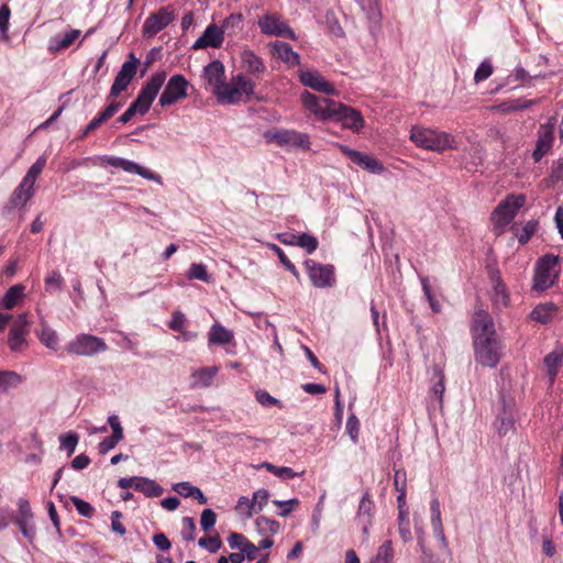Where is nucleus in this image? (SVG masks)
<instances>
[{
    "instance_id": "42",
    "label": "nucleus",
    "mask_w": 563,
    "mask_h": 563,
    "mask_svg": "<svg viewBox=\"0 0 563 563\" xmlns=\"http://www.w3.org/2000/svg\"><path fill=\"white\" fill-rule=\"evenodd\" d=\"M38 339L49 350L57 351L59 347V339L57 332L49 328L47 324L42 325Z\"/></svg>"
},
{
    "instance_id": "1",
    "label": "nucleus",
    "mask_w": 563,
    "mask_h": 563,
    "mask_svg": "<svg viewBox=\"0 0 563 563\" xmlns=\"http://www.w3.org/2000/svg\"><path fill=\"white\" fill-rule=\"evenodd\" d=\"M475 361L483 366L495 367L503 355V346L497 336L490 314L485 310L475 312L472 324Z\"/></svg>"
},
{
    "instance_id": "46",
    "label": "nucleus",
    "mask_w": 563,
    "mask_h": 563,
    "mask_svg": "<svg viewBox=\"0 0 563 563\" xmlns=\"http://www.w3.org/2000/svg\"><path fill=\"white\" fill-rule=\"evenodd\" d=\"M398 525H399V534L401 540L407 543L411 540L410 532V521L408 517V510H401V514H398Z\"/></svg>"
},
{
    "instance_id": "10",
    "label": "nucleus",
    "mask_w": 563,
    "mask_h": 563,
    "mask_svg": "<svg viewBox=\"0 0 563 563\" xmlns=\"http://www.w3.org/2000/svg\"><path fill=\"white\" fill-rule=\"evenodd\" d=\"M330 121L340 123L342 129H347L355 133L360 132L365 123L364 118L358 110L341 102H339L336 109L332 111Z\"/></svg>"
},
{
    "instance_id": "16",
    "label": "nucleus",
    "mask_w": 563,
    "mask_h": 563,
    "mask_svg": "<svg viewBox=\"0 0 563 563\" xmlns=\"http://www.w3.org/2000/svg\"><path fill=\"white\" fill-rule=\"evenodd\" d=\"M309 277L316 287L324 288L334 285V269L331 265H322L313 261H306Z\"/></svg>"
},
{
    "instance_id": "56",
    "label": "nucleus",
    "mask_w": 563,
    "mask_h": 563,
    "mask_svg": "<svg viewBox=\"0 0 563 563\" xmlns=\"http://www.w3.org/2000/svg\"><path fill=\"white\" fill-rule=\"evenodd\" d=\"M71 501H73L76 510L78 511V514L81 515L82 517L91 518L93 516L95 509L89 503L80 499L79 497H75V496L71 497Z\"/></svg>"
},
{
    "instance_id": "47",
    "label": "nucleus",
    "mask_w": 563,
    "mask_h": 563,
    "mask_svg": "<svg viewBox=\"0 0 563 563\" xmlns=\"http://www.w3.org/2000/svg\"><path fill=\"white\" fill-rule=\"evenodd\" d=\"M78 441L79 437L75 432H68L59 437L60 449L65 450L68 456L75 452Z\"/></svg>"
},
{
    "instance_id": "31",
    "label": "nucleus",
    "mask_w": 563,
    "mask_h": 563,
    "mask_svg": "<svg viewBox=\"0 0 563 563\" xmlns=\"http://www.w3.org/2000/svg\"><path fill=\"white\" fill-rule=\"evenodd\" d=\"M274 53L280 58L283 62L287 63L290 66L298 65L300 63L299 55L292 49V47L285 42L276 41L272 44Z\"/></svg>"
},
{
    "instance_id": "53",
    "label": "nucleus",
    "mask_w": 563,
    "mask_h": 563,
    "mask_svg": "<svg viewBox=\"0 0 563 563\" xmlns=\"http://www.w3.org/2000/svg\"><path fill=\"white\" fill-rule=\"evenodd\" d=\"M434 376L437 378V382L433 384L431 391L437 397L439 402H442L443 393L445 390L444 374L440 368H435Z\"/></svg>"
},
{
    "instance_id": "36",
    "label": "nucleus",
    "mask_w": 563,
    "mask_h": 563,
    "mask_svg": "<svg viewBox=\"0 0 563 563\" xmlns=\"http://www.w3.org/2000/svg\"><path fill=\"white\" fill-rule=\"evenodd\" d=\"M135 490L143 493L146 497H159L164 493L162 486L147 477H137Z\"/></svg>"
},
{
    "instance_id": "21",
    "label": "nucleus",
    "mask_w": 563,
    "mask_h": 563,
    "mask_svg": "<svg viewBox=\"0 0 563 563\" xmlns=\"http://www.w3.org/2000/svg\"><path fill=\"white\" fill-rule=\"evenodd\" d=\"M202 77L213 87V93L217 95L225 82L224 65L220 60H212L203 68Z\"/></svg>"
},
{
    "instance_id": "55",
    "label": "nucleus",
    "mask_w": 563,
    "mask_h": 563,
    "mask_svg": "<svg viewBox=\"0 0 563 563\" xmlns=\"http://www.w3.org/2000/svg\"><path fill=\"white\" fill-rule=\"evenodd\" d=\"M493 70L494 68L489 60L482 62L475 71L474 81L478 84L481 81L486 80L492 76Z\"/></svg>"
},
{
    "instance_id": "62",
    "label": "nucleus",
    "mask_w": 563,
    "mask_h": 563,
    "mask_svg": "<svg viewBox=\"0 0 563 563\" xmlns=\"http://www.w3.org/2000/svg\"><path fill=\"white\" fill-rule=\"evenodd\" d=\"M198 544L210 553H214L221 548V540L217 537H203L199 539Z\"/></svg>"
},
{
    "instance_id": "51",
    "label": "nucleus",
    "mask_w": 563,
    "mask_h": 563,
    "mask_svg": "<svg viewBox=\"0 0 563 563\" xmlns=\"http://www.w3.org/2000/svg\"><path fill=\"white\" fill-rule=\"evenodd\" d=\"M240 515L251 517L254 511H257L255 503L247 497H240L235 507Z\"/></svg>"
},
{
    "instance_id": "60",
    "label": "nucleus",
    "mask_w": 563,
    "mask_h": 563,
    "mask_svg": "<svg viewBox=\"0 0 563 563\" xmlns=\"http://www.w3.org/2000/svg\"><path fill=\"white\" fill-rule=\"evenodd\" d=\"M63 284V277L57 272H52L46 278H45V289L46 291L54 292L60 289Z\"/></svg>"
},
{
    "instance_id": "39",
    "label": "nucleus",
    "mask_w": 563,
    "mask_h": 563,
    "mask_svg": "<svg viewBox=\"0 0 563 563\" xmlns=\"http://www.w3.org/2000/svg\"><path fill=\"white\" fill-rule=\"evenodd\" d=\"M563 353L560 350H554L544 357V366L547 368L550 380L553 382L558 374V369L562 363Z\"/></svg>"
},
{
    "instance_id": "52",
    "label": "nucleus",
    "mask_w": 563,
    "mask_h": 563,
    "mask_svg": "<svg viewBox=\"0 0 563 563\" xmlns=\"http://www.w3.org/2000/svg\"><path fill=\"white\" fill-rule=\"evenodd\" d=\"M187 276L189 279H198L206 283L210 282V276L207 273L206 266L202 264H192Z\"/></svg>"
},
{
    "instance_id": "14",
    "label": "nucleus",
    "mask_w": 563,
    "mask_h": 563,
    "mask_svg": "<svg viewBox=\"0 0 563 563\" xmlns=\"http://www.w3.org/2000/svg\"><path fill=\"white\" fill-rule=\"evenodd\" d=\"M338 148L344 154L352 163L361 168L368 170L373 174H380L384 170L383 164L375 157L363 154L358 151L352 150L346 145L336 144Z\"/></svg>"
},
{
    "instance_id": "18",
    "label": "nucleus",
    "mask_w": 563,
    "mask_h": 563,
    "mask_svg": "<svg viewBox=\"0 0 563 563\" xmlns=\"http://www.w3.org/2000/svg\"><path fill=\"white\" fill-rule=\"evenodd\" d=\"M224 41V30L214 23L209 24L202 35L194 43V49H202L207 47L219 48Z\"/></svg>"
},
{
    "instance_id": "32",
    "label": "nucleus",
    "mask_w": 563,
    "mask_h": 563,
    "mask_svg": "<svg viewBox=\"0 0 563 563\" xmlns=\"http://www.w3.org/2000/svg\"><path fill=\"white\" fill-rule=\"evenodd\" d=\"M25 287L22 284L11 286L0 299V306L4 309H13L25 296Z\"/></svg>"
},
{
    "instance_id": "30",
    "label": "nucleus",
    "mask_w": 563,
    "mask_h": 563,
    "mask_svg": "<svg viewBox=\"0 0 563 563\" xmlns=\"http://www.w3.org/2000/svg\"><path fill=\"white\" fill-rule=\"evenodd\" d=\"M216 96L218 102L221 104H235L242 101L241 95L233 78L230 82H224Z\"/></svg>"
},
{
    "instance_id": "6",
    "label": "nucleus",
    "mask_w": 563,
    "mask_h": 563,
    "mask_svg": "<svg viewBox=\"0 0 563 563\" xmlns=\"http://www.w3.org/2000/svg\"><path fill=\"white\" fill-rule=\"evenodd\" d=\"M268 143H276L278 146L290 145L305 151L310 150V137L307 133L296 130H268L264 133Z\"/></svg>"
},
{
    "instance_id": "3",
    "label": "nucleus",
    "mask_w": 563,
    "mask_h": 563,
    "mask_svg": "<svg viewBox=\"0 0 563 563\" xmlns=\"http://www.w3.org/2000/svg\"><path fill=\"white\" fill-rule=\"evenodd\" d=\"M526 203L522 194H509L503 199L490 214V222L496 235H499L512 222L520 208Z\"/></svg>"
},
{
    "instance_id": "9",
    "label": "nucleus",
    "mask_w": 563,
    "mask_h": 563,
    "mask_svg": "<svg viewBox=\"0 0 563 563\" xmlns=\"http://www.w3.org/2000/svg\"><path fill=\"white\" fill-rule=\"evenodd\" d=\"M107 345L102 339L90 334L77 335L66 345V351L70 354L90 356L106 351Z\"/></svg>"
},
{
    "instance_id": "57",
    "label": "nucleus",
    "mask_w": 563,
    "mask_h": 563,
    "mask_svg": "<svg viewBox=\"0 0 563 563\" xmlns=\"http://www.w3.org/2000/svg\"><path fill=\"white\" fill-rule=\"evenodd\" d=\"M346 432L349 433L352 442L356 444L358 442L360 421L355 415L349 416L346 420Z\"/></svg>"
},
{
    "instance_id": "59",
    "label": "nucleus",
    "mask_w": 563,
    "mask_h": 563,
    "mask_svg": "<svg viewBox=\"0 0 563 563\" xmlns=\"http://www.w3.org/2000/svg\"><path fill=\"white\" fill-rule=\"evenodd\" d=\"M19 514L16 516L15 522L20 521H32L33 514L30 507V504L26 499H20L18 503Z\"/></svg>"
},
{
    "instance_id": "5",
    "label": "nucleus",
    "mask_w": 563,
    "mask_h": 563,
    "mask_svg": "<svg viewBox=\"0 0 563 563\" xmlns=\"http://www.w3.org/2000/svg\"><path fill=\"white\" fill-rule=\"evenodd\" d=\"M165 79V71L155 73L141 88L136 99L132 102V104L139 110L140 114H145L148 112Z\"/></svg>"
},
{
    "instance_id": "49",
    "label": "nucleus",
    "mask_w": 563,
    "mask_h": 563,
    "mask_svg": "<svg viewBox=\"0 0 563 563\" xmlns=\"http://www.w3.org/2000/svg\"><path fill=\"white\" fill-rule=\"evenodd\" d=\"M242 22L243 15L241 13H232L224 19L220 29L224 30V33L229 32V34H232L242 27Z\"/></svg>"
},
{
    "instance_id": "20",
    "label": "nucleus",
    "mask_w": 563,
    "mask_h": 563,
    "mask_svg": "<svg viewBox=\"0 0 563 563\" xmlns=\"http://www.w3.org/2000/svg\"><path fill=\"white\" fill-rule=\"evenodd\" d=\"M122 107V102L118 100H111L109 104L100 111L86 126L79 136L80 140L85 139L91 132L96 131L99 126L106 123L109 119H111Z\"/></svg>"
},
{
    "instance_id": "34",
    "label": "nucleus",
    "mask_w": 563,
    "mask_h": 563,
    "mask_svg": "<svg viewBox=\"0 0 563 563\" xmlns=\"http://www.w3.org/2000/svg\"><path fill=\"white\" fill-rule=\"evenodd\" d=\"M494 287L492 292V301L493 305L497 309L505 308L509 305V294L506 285L501 282L499 277H494Z\"/></svg>"
},
{
    "instance_id": "12",
    "label": "nucleus",
    "mask_w": 563,
    "mask_h": 563,
    "mask_svg": "<svg viewBox=\"0 0 563 563\" xmlns=\"http://www.w3.org/2000/svg\"><path fill=\"white\" fill-rule=\"evenodd\" d=\"M175 19V11L170 5L161 8L158 11L151 13L142 27L143 35L152 37L158 32L167 27Z\"/></svg>"
},
{
    "instance_id": "54",
    "label": "nucleus",
    "mask_w": 563,
    "mask_h": 563,
    "mask_svg": "<svg viewBox=\"0 0 563 563\" xmlns=\"http://www.w3.org/2000/svg\"><path fill=\"white\" fill-rule=\"evenodd\" d=\"M421 285L424 292L426 298L429 301L430 308L433 312H440L441 305L440 302L434 298V296L431 292V287L429 284V279L427 277H421Z\"/></svg>"
},
{
    "instance_id": "25",
    "label": "nucleus",
    "mask_w": 563,
    "mask_h": 563,
    "mask_svg": "<svg viewBox=\"0 0 563 563\" xmlns=\"http://www.w3.org/2000/svg\"><path fill=\"white\" fill-rule=\"evenodd\" d=\"M106 162L108 165L121 168L128 173L137 174L146 179H153L154 175L151 170L137 165L136 163L122 158V157H107Z\"/></svg>"
},
{
    "instance_id": "2",
    "label": "nucleus",
    "mask_w": 563,
    "mask_h": 563,
    "mask_svg": "<svg viewBox=\"0 0 563 563\" xmlns=\"http://www.w3.org/2000/svg\"><path fill=\"white\" fill-rule=\"evenodd\" d=\"M410 139L419 147L440 153L457 147L455 137L450 133L421 125L411 128Z\"/></svg>"
},
{
    "instance_id": "37",
    "label": "nucleus",
    "mask_w": 563,
    "mask_h": 563,
    "mask_svg": "<svg viewBox=\"0 0 563 563\" xmlns=\"http://www.w3.org/2000/svg\"><path fill=\"white\" fill-rule=\"evenodd\" d=\"M538 230V222L534 220L528 221L525 225H512L511 232L517 238L519 244L523 245L530 241L532 235Z\"/></svg>"
},
{
    "instance_id": "4",
    "label": "nucleus",
    "mask_w": 563,
    "mask_h": 563,
    "mask_svg": "<svg viewBox=\"0 0 563 563\" xmlns=\"http://www.w3.org/2000/svg\"><path fill=\"white\" fill-rule=\"evenodd\" d=\"M560 273L559 256L544 255L538 261L534 275L533 288L544 290L551 287Z\"/></svg>"
},
{
    "instance_id": "61",
    "label": "nucleus",
    "mask_w": 563,
    "mask_h": 563,
    "mask_svg": "<svg viewBox=\"0 0 563 563\" xmlns=\"http://www.w3.org/2000/svg\"><path fill=\"white\" fill-rule=\"evenodd\" d=\"M196 523L191 517H185L183 519L181 536L186 541H192L195 539Z\"/></svg>"
},
{
    "instance_id": "58",
    "label": "nucleus",
    "mask_w": 563,
    "mask_h": 563,
    "mask_svg": "<svg viewBox=\"0 0 563 563\" xmlns=\"http://www.w3.org/2000/svg\"><path fill=\"white\" fill-rule=\"evenodd\" d=\"M11 15V9L8 4L0 7V34L2 37H8L9 20Z\"/></svg>"
},
{
    "instance_id": "48",
    "label": "nucleus",
    "mask_w": 563,
    "mask_h": 563,
    "mask_svg": "<svg viewBox=\"0 0 563 563\" xmlns=\"http://www.w3.org/2000/svg\"><path fill=\"white\" fill-rule=\"evenodd\" d=\"M46 165V158L44 156H41L36 159V162L29 168L25 176L22 178L30 184L34 185L36 181V178L40 176V174L43 172Z\"/></svg>"
},
{
    "instance_id": "43",
    "label": "nucleus",
    "mask_w": 563,
    "mask_h": 563,
    "mask_svg": "<svg viewBox=\"0 0 563 563\" xmlns=\"http://www.w3.org/2000/svg\"><path fill=\"white\" fill-rule=\"evenodd\" d=\"M22 383V376L14 371H0V390L8 391Z\"/></svg>"
},
{
    "instance_id": "13",
    "label": "nucleus",
    "mask_w": 563,
    "mask_h": 563,
    "mask_svg": "<svg viewBox=\"0 0 563 563\" xmlns=\"http://www.w3.org/2000/svg\"><path fill=\"white\" fill-rule=\"evenodd\" d=\"M188 85L185 76L180 74L172 76L159 97V104L162 107L170 106L186 98Z\"/></svg>"
},
{
    "instance_id": "11",
    "label": "nucleus",
    "mask_w": 563,
    "mask_h": 563,
    "mask_svg": "<svg viewBox=\"0 0 563 563\" xmlns=\"http://www.w3.org/2000/svg\"><path fill=\"white\" fill-rule=\"evenodd\" d=\"M555 125L556 119L554 117L550 118L548 122L540 124L537 131L536 148L532 152L534 163H539L551 151L554 143Z\"/></svg>"
},
{
    "instance_id": "27",
    "label": "nucleus",
    "mask_w": 563,
    "mask_h": 563,
    "mask_svg": "<svg viewBox=\"0 0 563 563\" xmlns=\"http://www.w3.org/2000/svg\"><path fill=\"white\" fill-rule=\"evenodd\" d=\"M241 66L251 75H260L266 70L263 59L253 51L245 49L241 54Z\"/></svg>"
},
{
    "instance_id": "22",
    "label": "nucleus",
    "mask_w": 563,
    "mask_h": 563,
    "mask_svg": "<svg viewBox=\"0 0 563 563\" xmlns=\"http://www.w3.org/2000/svg\"><path fill=\"white\" fill-rule=\"evenodd\" d=\"M108 423L112 429V435L104 438L99 443V452L101 454L108 453L110 450L114 449L115 445L123 439V428L120 423L119 417L112 415L108 418Z\"/></svg>"
},
{
    "instance_id": "26",
    "label": "nucleus",
    "mask_w": 563,
    "mask_h": 563,
    "mask_svg": "<svg viewBox=\"0 0 563 563\" xmlns=\"http://www.w3.org/2000/svg\"><path fill=\"white\" fill-rule=\"evenodd\" d=\"M228 543L231 549H238L250 561L254 560L258 552V548L241 533H231L228 538Z\"/></svg>"
},
{
    "instance_id": "45",
    "label": "nucleus",
    "mask_w": 563,
    "mask_h": 563,
    "mask_svg": "<svg viewBox=\"0 0 563 563\" xmlns=\"http://www.w3.org/2000/svg\"><path fill=\"white\" fill-rule=\"evenodd\" d=\"M255 525L261 533L276 534L279 531V523L266 517L256 518Z\"/></svg>"
},
{
    "instance_id": "8",
    "label": "nucleus",
    "mask_w": 563,
    "mask_h": 563,
    "mask_svg": "<svg viewBox=\"0 0 563 563\" xmlns=\"http://www.w3.org/2000/svg\"><path fill=\"white\" fill-rule=\"evenodd\" d=\"M139 64V58L131 53L129 59L122 64L121 69L115 76L108 99L115 100L117 97L129 87L136 75Z\"/></svg>"
},
{
    "instance_id": "38",
    "label": "nucleus",
    "mask_w": 563,
    "mask_h": 563,
    "mask_svg": "<svg viewBox=\"0 0 563 563\" xmlns=\"http://www.w3.org/2000/svg\"><path fill=\"white\" fill-rule=\"evenodd\" d=\"M395 549L391 540L384 541L368 563H394Z\"/></svg>"
},
{
    "instance_id": "24",
    "label": "nucleus",
    "mask_w": 563,
    "mask_h": 563,
    "mask_svg": "<svg viewBox=\"0 0 563 563\" xmlns=\"http://www.w3.org/2000/svg\"><path fill=\"white\" fill-rule=\"evenodd\" d=\"M219 366H205L191 372L192 388H208L219 373Z\"/></svg>"
},
{
    "instance_id": "17",
    "label": "nucleus",
    "mask_w": 563,
    "mask_h": 563,
    "mask_svg": "<svg viewBox=\"0 0 563 563\" xmlns=\"http://www.w3.org/2000/svg\"><path fill=\"white\" fill-rule=\"evenodd\" d=\"M29 332L27 314L18 316L9 332V346L13 352H20L25 346V335Z\"/></svg>"
},
{
    "instance_id": "28",
    "label": "nucleus",
    "mask_w": 563,
    "mask_h": 563,
    "mask_svg": "<svg viewBox=\"0 0 563 563\" xmlns=\"http://www.w3.org/2000/svg\"><path fill=\"white\" fill-rule=\"evenodd\" d=\"M280 243L288 246H318V241L314 236L302 233L297 235L292 232H284L277 234Z\"/></svg>"
},
{
    "instance_id": "33",
    "label": "nucleus",
    "mask_w": 563,
    "mask_h": 563,
    "mask_svg": "<svg viewBox=\"0 0 563 563\" xmlns=\"http://www.w3.org/2000/svg\"><path fill=\"white\" fill-rule=\"evenodd\" d=\"M233 340V333L221 325L220 323H214L208 333V343L209 345H224L230 343Z\"/></svg>"
},
{
    "instance_id": "35",
    "label": "nucleus",
    "mask_w": 563,
    "mask_h": 563,
    "mask_svg": "<svg viewBox=\"0 0 563 563\" xmlns=\"http://www.w3.org/2000/svg\"><path fill=\"white\" fill-rule=\"evenodd\" d=\"M79 35V30H71L70 32H67L63 36H55L51 40L48 49L53 53L66 49L74 44V42L78 38Z\"/></svg>"
},
{
    "instance_id": "29",
    "label": "nucleus",
    "mask_w": 563,
    "mask_h": 563,
    "mask_svg": "<svg viewBox=\"0 0 563 563\" xmlns=\"http://www.w3.org/2000/svg\"><path fill=\"white\" fill-rule=\"evenodd\" d=\"M430 515L431 527L434 536L442 542L443 547H446V538L441 519L440 503L437 498L430 501Z\"/></svg>"
},
{
    "instance_id": "40",
    "label": "nucleus",
    "mask_w": 563,
    "mask_h": 563,
    "mask_svg": "<svg viewBox=\"0 0 563 563\" xmlns=\"http://www.w3.org/2000/svg\"><path fill=\"white\" fill-rule=\"evenodd\" d=\"M555 306L553 303H543L537 306L530 313V318L540 323L549 322L555 313Z\"/></svg>"
},
{
    "instance_id": "7",
    "label": "nucleus",
    "mask_w": 563,
    "mask_h": 563,
    "mask_svg": "<svg viewBox=\"0 0 563 563\" xmlns=\"http://www.w3.org/2000/svg\"><path fill=\"white\" fill-rule=\"evenodd\" d=\"M300 100L305 109L320 121H330L332 111L336 109L339 103L325 97H318L307 90L301 93Z\"/></svg>"
},
{
    "instance_id": "19",
    "label": "nucleus",
    "mask_w": 563,
    "mask_h": 563,
    "mask_svg": "<svg viewBox=\"0 0 563 563\" xmlns=\"http://www.w3.org/2000/svg\"><path fill=\"white\" fill-rule=\"evenodd\" d=\"M300 81L303 86L324 95H335L334 86L327 81L318 71L307 70L300 74Z\"/></svg>"
},
{
    "instance_id": "50",
    "label": "nucleus",
    "mask_w": 563,
    "mask_h": 563,
    "mask_svg": "<svg viewBox=\"0 0 563 563\" xmlns=\"http://www.w3.org/2000/svg\"><path fill=\"white\" fill-rule=\"evenodd\" d=\"M265 467L268 472L272 474L280 477V478H294L296 476H299V473L294 472L290 467L287 466H276L272 463L265 462L262 465Z\"/></svg>"
},
{
    "instance_id": "41",
    "label": "nucleus",
    "mask_w": 563,
    "mask_h": 563,
    "mask_svg": "<svg viewBox=\"0 0 563 563\" xmlns=\"http://www.w3.org/2000/svg\"><path fill=\"white\" fill-rule=\"evenodd\" d=\"M235 85L241 95L242 101H247L254 92L255 82L247 78L244 74H239L233 77Z\"/></svg>"
},
{
    "instance_id": "23",
    "label": "nucleus",
    "mask_w": 563,
    "mask_h": 563,
    "mask_svg": "<svg viewBox=\"0 0 563 563\" xmlns=\"http://www.w3.org/2000/svg\"><path fill=\"white\" fill-rule=\"evenodd\" d=\"M34 196V185L22 179L19 186L13 190L7 208L15 209L26 205V202Z\"/></svg>"
},
{
    "instance_id": "64",
    "label": "nucleus",
    "mask_w": 563,
    "mask_h": 563,
    "mask_svg": "<svg viewBox=\"0 0 563 563\" xmlns=\"http://www.w3.org/2000/svg\"><path fill=\"white\" fill-rule=\"evenodd\" d=\"M255 397L256 400L264 407L279 405V400L271 396L266 390H257Z\"/></svg>"
},
{
    "instance_id": "44",
    "label": "nucleus",
    "mask_w": 563,
    "mask_h": 563,
    "mask_svg": "<svg viewBox=\"0 0 563 563\" xmlns=\"http://www.w3.org/2000/svg\"><path fill=\"white\" fill-rule=\"evenodd\" d=\"M373 509H374V504L371 500L368 494H365L362 497L360 505H358L357 515H356L357 521H363L365 519L372 520Z\"/></svg>"
},
{
    "instance_id": "63",
    "label": "nucleus",
    "mask_w": 563,
    "mask_h": 563,
    "mask_svg": "<svg viewBox=\"0 0 563 563\" xmlns=\"http://www.w3.org/2000/svg\"><path fill=\"white\" fill-rule=\"evenodd\" d=\"M217 521V516L212 509H205L201 514L200 525L205 531H209Z\"/></svg>"
},
{
    "instance_id": "15",
    "label": "nucleus",
    "mask_w": 563,
    "mask_h": 563,
    "mask_svg": "<svg viewBox=\"0 0 563 563\" xmlns=\"http://www.w3.org/2000/svg\"><path fill=\"white\" fill-rule=\"evenodd\" d=\"M258 26L264 34L283 36L295 40V33L289 25L276 14H266L258 20Z\"/></svg>"
}]
</instances>
